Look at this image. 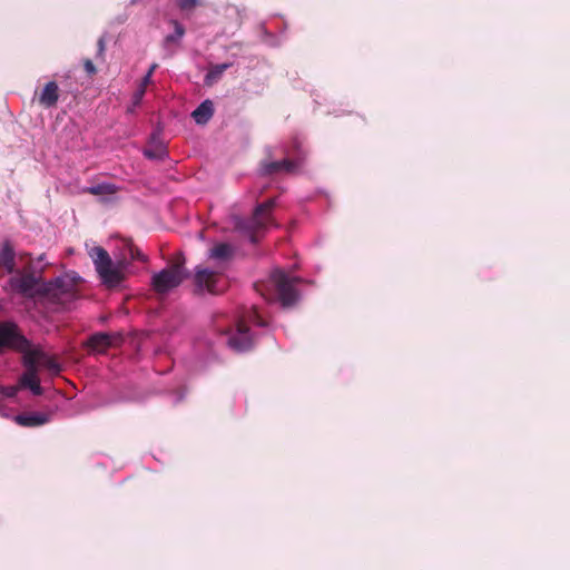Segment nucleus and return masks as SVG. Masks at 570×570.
<instances>
[{"label":"nucleus","mask_w":570,"mask_h":570,"mask_svg":"<svg viewBox=\"0 0 570 570\" xmlns=\"http://www.w3.org/2000/svg\"><path fill=\"white\" fill-rule=\"evenodd\" d=\"M52 413L29 412L13 416V421L21 426H40L50 422Z\"/></svg>","instance_id":"obj_12"},{"label":"nucleus","mask_w":570,"mask_h":570,"mask_svg":"<svg viewBox=\"0 0 570 570\" xmlns=\"http://www.w3.org/2000/svg\"><path fill=\"white\" fill-rule=\"evenodd\" d=\"M14 250L9 243H4L0 248V266H2L7 273H13L16 268Z\"/></svg>","instance_id":"obj_16"},{"label":"nucleus","mask_w":570,"mask_h":570,"mask_svg":"<svg viewBox=\"0 0 570 570\" xmlns=\"http://www.w3.org/2000/svg\"><path fill=\"white\" fill-rule=\"evenodd\" d=\"M174 32L166 36L164 46L167 48L170 43L179 42L185 35V28L178 21H173Z\"/></svg>","instance_id":"obj_20"},{"label":"nucleus","mask_w":570,"mask_h":570,"mask_svg":"<svg viewBox=\"0 0 570 570\" xmlns=\"http://www.w3.org/2000/svg\"><path fill=\"white\" fill-rule=\"evenodd\" d=\"M79 276L65 274L52 281L42 283V294L53 302L65 304L75 297L76 284Z\"/></svg>","instance_id":"obj_5"},{"label":"nucleus","mask_w":570,"mask_h":570,"mask_svg":"<svg viewBox=\"0 0 570 570\" xmlns=\"http://www.w3.org/2000/svg\"><path fill=\"white\" fill-rule=\"evenodd\" d=\"M8 347L14 348L22 353V358H31L33 366L39 371L40 368H47L51 373L57 374L60 371L59 364L51 358L48 354L38 347L31 345V343L22 336L17 326L13 324V337L9 341Z\"/></svg>","instance_id":"obj_4"},{"label":"nucleus","mask_w":570,"mask_h":570,"mask_svg":"<svg viewBox=\"0 0 570 570\" xmlns=\"http://www.w3.org/2000/svg\"><path fill=\"white\" fill-rule=\"evenodd\" d=\"M0 415L4 416V417H9V414L7 413V411L0 410Z\"/></svg>","instance_id":"obj_30"},{"label":"nucleus","mask_w":570,"mask_h":570,"mask_svg":"<svg viewBox=\"0 0 570 570\" xmlns=\"http://www.w3.org/2000/svg\"><path fill=\"white\" fill-rule=\"evenodd\" d=\"M58 90V85L49 81L39 96V102L46 108L53 107L59 99Z\"/></svg>","instance_id":"obj_14"},{"label":"nucleus","mask_w":570,"mask_h":570,"mask_svg":"<svg viewBox=\"0 0 570 570\" xmlns=\"http://www.w3.org/2000/svg\"><path fill=\"white\" fill-rule=\"evenodd\" d=\"M145 92H146V88L144 87H138L137 90L135 91L134 96H132V105L134 107H137L140 105L144 96H145Z\"/></svg>","instance_id":"obj_23"},{"label":"nucleus","mask_w":570,"mask_h":570,"mask_svg":"<svg viewBox=\"0 0 570 570\" xmlns=\"http://www.w3.org/2000/svg\"><path fill=\"white\" fill-rule=\"evenodd\" d=\"M89 256L104 285L112 288L121 284L126 266L124 261H111L108 252L99 246L92 247L89 250Z\"/></svg>","instance_id":"obj_2"},{"label":"nucleus","mask_w":570,"mask_h":570,"mask_svg":"<svg viewBox=\"0 0 570 570\" xmlns=\"http://www.w3.org/2000/svg\"><path fill=\"white\" fill-rule=\"evenodd\" d=\"M298 277H291L282 269H274L264 284L256 285V289L266 299L278 301L283 307L293 306L299 298L296 284Z\"/></svg>","instance_id":"obj_1"},{"label":"nucleus","mask_w":570,"mask_h":570,"mask_svg":"<svg viewBox=\"0 0 570 570\" xmlns=\"http://www.w3.org/2000/svg\"><path fill=\"white\" fill-rule=\"evenodd\" d=\"M13 337V324H0V348L8 347L9 341Z\"/></svg>","instance_id":"obj_21"},{"label":"nucleus","mask_w":570,"mask_h":570,"mask_svg":"<svg viewBox=\"0 0 570 570\" xmlns=\"http://www.w3.org/2000/svg\"><path fill=\"white\" fill-rule=\"evenodd\" d=\"M151 77L153 76H150V72H147L145 75V77L141 79V82L139 86L146 88L151 82Z\"/></svg>","instance_id":"obj_27"},{"label":"nucleus","mask_w":570,"mask_h":570,"mask_svg":"<svg viewBox=\"0 0 570 570\" xmlns=\"http://www.w3.org/2000/svg\"><path fill=\"white\" fill-rule=\"evenodd\" d=\"M275 199H268L267 202L259 204L254 215L248 220L239 219L236 224V228L244 233L249 242L256 243L255 233L265 228L268 225L269 218H268V212L274 207Z\"/></svg>","instance_id":"obj_7"},{"label":"nucleus","mask_w":570,"mask_h":570,"mask_svg":"<svg viewBox=\"0 0 570 570\" xmlns=\"http://www.w3.org/2000/svg\"><path fill=\"white\" fill-rule=\"evenodd\" d=\"M189 273L178 264L155 273L151 278V285L159 295H165L178 287Z\"/></svg>","instance_id":"obj_6"},{"label":"nucleus","mask_w":570,"mask_h":570,"mask_svg":"<svg viewBox=\"0 0 570 570\" xmlns=\"http://www.w3.org/2000/svg\"><path fill=\"white\" fill-rule=\"evenodd\" d=\"M31 358H23L26 372L20 379V385L29 389L33 395H40L42 394V389L38 379V370L33 366Z\"/></svg>","instance_id":"obj_10"},{"label":"nucleus","mask_w":570,"mask_h":570,"mask_svg":"<svg viewBox=\"0 0 570 570\" xmlns=\"http://www.w3.org/2000/svg\"><path fill=\"white\" fill-rule=\"evenodd\" d=\"M42 279L32 274H18L10 277L9 287L26 297H43L42 294Z\"/></svg>","instance_id":"obj_8"},{"label":"nucleus","mask_w":570,"mask_h":570,"mask_svg":"<svg viewBox=\"0 0 570 570\" xmlns=\"http://www.w3.org/2000/svg\"><path fill=\"white\" fill-rule=\"evenodd\" d=\"M136 1H137V0H131V2H132V3H134V2H136Z\"/></svg>","instance_id":"obj_32"},{"label":"nucleus","mask_w":570,"mask_h":570,"mask_svg":"<svg viewBox=\"0 0 570 570\" xmlns=\"http://www.w3.org/2000/svg\"><path fill=\"white\" fill-rule=\"evenodd\" d=\"M235 253V247L228 243H218L213 246L208 252V258L214 261L217 265H225L228 263Z\"/></svg>","instance_id":"obj_13"},{"label":"nucleus","mask_w":570,"mask_h":570,"mask_svg":"<svg viewBox=\"0 0 570 570\" xmlns=\"http://www.w3.org/2000/svg\"><path fill=\"white\" fill-rule=\"evenodd\" d=\"M195 286L200 293H220L224 291V285L218 277V272H214L209 268L197 267L195 272Z\"/></svg>","instance_id":"obj_9"},{"label":"nucleus","mask_w":570,"mask_h":570,"mask_svg":"<svg viewBox=\"0 0 570 570\" xmlns=\"http://www.w3.org/2000/svg\"><path fill=\"white\" fill-rule=\"evenodd\" d=\"M114 337L107 333H96L89 338V346L92 351L104 352L107 347L111 346Z\"/></svg>","instance_id":"obj_17"},{"label":"nucleus","mask_w":570,"mask_h":570,"mask_svg":"<svg viewBox=\"0 0 570 570\" xmlns=\"http://www.w3.org/2000/svg\"><path fill=\"white\" fill-rule=\"evenodd\" d=\"M137 258L145 259V256L139 254V253H137Z\"/></svg>","instance_id":"obj_31"},{"label":"nucleus","mask_w":570,"mask_h":570,"mask_svg":"<svg viewBox=\"0 0 570 570\" xmlns=\"http://www.w3.org/2000/svg\"><path fill=\"white\" fill-rule=\"evenodd\" d=\"M85 69L88 73H95L96 72V67L95 65L92 63L91 60H86L85 61Z\"/></svg>","instance_id":"obj_26"},{"label":"nucleus","mask_w":570,"mask_h":570,"mask_svg":"<svg viewBox=\"0 0 570 570\" xmlns=\"http://www.w3.org/2000/svg\"><path fill=\"white\" fill-rule=\"evenodd\" d=\"M232 66V63H219V65H215L213 67H210V69L208 70V72L206 73L205 76V82L207 85H212L214 83L215 81H217L222 76L223 73Z\"/></svg>","instance_id":"obj_18"},{"label":"nucleus","mask_w":570,"mask_h":570,"mask_svg":"<svg viewBox=\"0 0 570 570\" xmlns=\"http://www.w3.org/2000/svg\"><path fill=\"white\" fill-rule=\"evenodd\" d=\"M19 387L18 386H8V387H1L0 394L3 397H14L18 393Z\"/></svg>","instance_id":"obj_24"},{"label":"nucleus","mask_w":570,"mask_h":570,"mask_svg":"<svg viewBox=\"0 0 570 570\" xmlns=\"http://www.w3.org/2000/svg\"><path fill=\"white\" fill-rule=\"evenodd\" d=\"M144 154L149 159H161L166 156V150L163 144H158L154 149H145Z\"/></svg>","instance_id":"obj_22"},{"label":"nucleus","mask_w":570,"mask_h":570,"mask_svg":"<svg viewBox=\"0 0 570 570\" xmlns=\"http://www.w3.org/2000/svg\"><path fill=\"white\" fill-rule=\"evenodd\" d=\"M87 191L92 195H115L117 191V187L114 184L101 183L97 185H92L87 188Z\"/></svg>","instance_id":"obj_19"},{"label":"nucleus","mask_w":570,"mask_h":570,"mask_svg":"<svg viewBox=\"0 0 570 570\" xmlns=\"http://www.w3.org/2000/svg\"><path fill=\"white\" fill-rule=\"evenodd\" d=\"M156 68H157V63H153L147 72H150V76H153Z\"/></svg>","instance_id":"obj_29"},{"label":"nucleus","mask_w":570,"mask_h":570,"mask_svg":"<svg viewBox=\"0 0 570 570\" xmlns=\"http://www.w3.org/2000/svg\"><path fill=\"white\" fill-rule=\"evenodd\" d=\"M214 115V105L209 99L204 100L193 112L191 117L198 125L207 124Z\"/></svg>","instance_id":"obj_15"},{"label":"nucleus","mask_w":570,"mask_h":570,"mask_svg":"<svg viewBox=\"0 0 570 570\" xmlns=\"http://www.w3.org/2000/svg\"><path fill=\"white\" fill-rule=\"evenodd\" d=\"M177 3L181 10H190L197 6L198 0H177Z\"/></svg>","instance_id":"obj_25"},{"label":"nucleus","mask_w":570,"mask_h":570,"mask_svg":"<svg viewBox=\"0 0 570 570\" xmlns=\"http://www.w3.org/2000/svg\"><path fill=\"white\" fill-rule=\"evenodd\" d=\"M104 51H105V40H104V38H100L98 40V53L102 55Z\"/></svg>","instance_id":"obj_28"},{"label":"nucleus","mask_w":570,"mask_h":570,"mask_svg":"<svg viewBox=\"0 0 570 570\" xmlns=\"http://www.w3.org/2000/svg\"><path fill=\"white\" fill-rule=\"evenodd\" d=\"M299 167L298 160L285 158L283 160L264 161L261 166L262 175H272L276 173H295Z\"/></svg>","instance_id":"obj_11"},{"label":"nucleus","mask_w":570,"mask_h":570,"mask_svg":"<svg viewBox=\"0 0 570 570\" xmlns=\"http://www.w3.org/2000/svg\"><path fill=\"white\" fill-rule=\"evenodd\" d=\"M248 324L257 326H266L267 323L263 320L262 315L256 308H250L236 324V330L228 336V346L235 352H247L254 345V335L250 333Z\"/></svg>","instance_id":"obj_3"}]
</instances>
